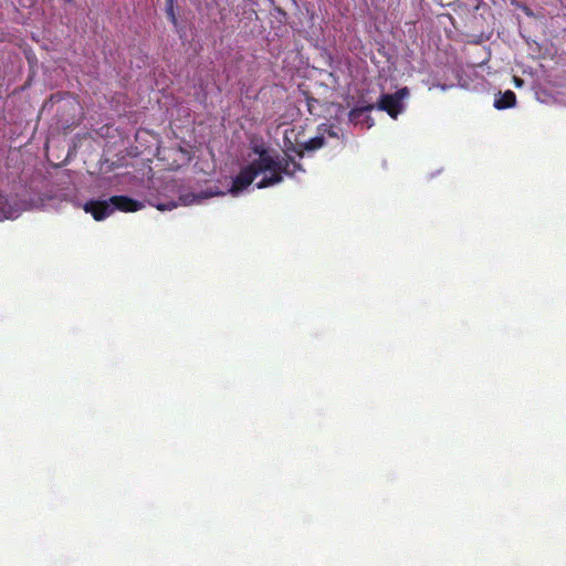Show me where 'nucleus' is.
<instances>
[{
  "label": "nucleus",
  "instance_id": "1",
  "mask_svg": "<svg viewBox=\"0 0 566 566\" xmlns=\"http://www.w3.org/2000/svg\"><path fill=\"white\" fill-rule=\"evenodd\" d=\"M273 161L268 158V150H259V158L254 159L233 178L230 192L235 195L247 189L260 174H268V169L273 168Z\"/></svg>",
  "mask_w": 566,
  "mask_h": 566
},
{
  "label": "nucleus",
  "instance_id": "2",
  "mask_svg": "<svg viewBox=\"0 0 566 566\" xmlns=\"http://www.w3.org/2000/svg\"><path fill=\"white\" fill-rule=\"evenodd\" d=\"M268 158L274 164L272 169H268L269 175H265L264 178L258 182L256 186L260 189L280 184L283 180V175L293 177L296 171H303L301 164L290 156L280 159L279 156L273 157L268 151Z\"/></svg>",
  "mask_w": 566,
  "mask_h": 566
},
{
  "label": "nucleus",
  "instance_id": "3",
  "mask_svg": "<svg viewBox=\"0 0 566 566\" xmlns=\"http://www.w3.org/2000/svg\"><path fill=\"white\" fill-rule=\"evenodd\" d=\"M284 144L290 151H294L298 156H303L304 151H316L325 145L323 136H316L311 139H298V133L295 129H287L284 133Z\"/></svg>",
  "mask_w": 566,
  "mask_h": 566
},
{
  "label": "nucleus",
  "instance_id": "4",
  "mask_svg": "<svg viewBox=\"0 0 566 566\" xmlns=\"http://www.w3.org/2000/svg\"><path fill=\"white\" fill-rule=\"evenodd\" d=\"M409 94L407 86L397 90L392 94H382L379 98V109L385 111L392 118H396L402 111V99Z\"/></svg>",
  "mask_w": 566,
  "mask_h": 566
},
{
  "label": "nucleus",
  "instance_id": "5",
  "mask_svg": "<svg viewBox=\"0 0 566 566\" xmlns=\"http://www.w3.org/2000/svg\"><path fill=\"white\" fill-rule=\"evenodd\" d=\"M85 213H91L94 220L101 221L113 213L109 200H90L84 206Z\"/></svg>",
  "mask_w": 566,
  "mask_h": 566
},
{
  "label": "nucleus",
  "instance_id": "6",
  "mask_svg": "<svg viewBox=\"0 0 566 566\" xmlns=\"http://www.w3.org/2000/svg\"><path fill=\"white\" fill-rule=\"evenodd\" d=\"M108 200L113 211H125L126 213H130V211H139V209L144 208L142 202L127 196H113Z\"/></svg>",
  "mask_w": 566,
  "mask_h": 566
},
{
  "label": "nucleus",
  "instance_id": "7",
  "mask_svg": "<svg viewBox=\"0 0 566 566\" xmlns=\"http://www.w3.org/2000/svg\"><path fill=\"white\" fill-rule=\"evenodd\" d=\"M516 104V94L512 90H506L505 92H500L499 95L495 96V101H493V106L497 109H506L515 106Z\"/></svg>",
  "mask_w": 566,
  "mask_h": 566
},
{
  "label": "nucleus",
  "instance_id": "8",
  "mask_svg": "<svg viewBox=\"0 0 566 566\" xmlns=\"http://www.w3.org/2000/svg\"><path fill=\"white\" fill-rule=\"evenodd\" d=\"M214 195H219V192L216 191H202L200 193H186L181 195L179 197V200H181V205L185 206H191L195 203H200L203 199H208L213 197Z\"/></svg>",
  "mask_w": 566,
  "mask_h": 566
},
{
  "label": "nucleus",
  "instance_id": "9",
  "mask_svg": "<svg viewBox=\"0 0 566 566\" xmlns=\"http://www.w3.org/2000/svg\"><path fill=\"white\" fill-rule=\"evenodd\" d=\"M15 216V208L9 202L6 196L0 193V220L12 219Z\"/></svg>",
  "mask_w": 566,
  "mask_h": 566
},
{
  "label": "nucleus",
  "instance_id": "10",
  "mask_svg": "<svg viewBox=\"0 0 566 566\" xmlns=\"http://www.w3.org/2000/svg\"><path fill=\"white\" fill-rule=\"evenodd\" d=\"M166 17L170 23L178 25V17L175 14L174 0H165Z\"/></svg>",
  "mask_w": 566,
  "mask_h": 566
},
{
  "label": "nucleus",
  "instance_id": "11",
  "mask_svg": "<svg viewBox=\"0 0 566 566\" xmlns=\"http://www.w3.org/2000/svg\"><path fill=\"white\" fill-rule=\"evenodd\" d=\"M318 104V99L314 97H307V111H310L311 114H316V105Z\"/></svg>",
  "mask_w": 566,
  "mask_h": 566
},
{
  "label": "nucleus",
  "instance_id": "12",
  "mask_svg": "<svg viewBox=\"0 0 566 566\" xmlns=\"http://www.w3.org/2000/svg\"><path fill=\"white\" fill-rule=\"evenodd\" d=\"M174 208H176V205L172 203V202H169L167 205H159V206H157V209L159 211H165V209H174Z\"/></svg>",
  "mask_w": 566,
  "mask_h": 566
},
{
  "label": "nucleus",
  "instance_id": "13",
  "mask_svg": "<svg viewBox=\"0 0 566 566\" xmlns=\"http://www.w3.org/2000/svg\"><path fill=\"white\" fill-rule=\"evenodd\" d=\"M292 129H295L296 133H298V139H304V129L303 127H293Z\"/></svg>",
  "mask_w": 566,
  "mask_h": 566
},
{
  "label": "nucleus",
  "instance_id": "14",
  "mask_svg": "<svg viewBox=\"0 0 566 566\" xmlns=\"http://www.w3.org/2000/svg\"><path fill=\"white\" fill-rule=\"evenodd\" d=\"M373 107H374L373 105H369V106H367V107L354 108V109L352 111V114L360 113V112H363V111H365V109H373Z\"/></svg>",
  "mask_w": 566,
  "mask_h": 566
},
{
  "label": "nucleus",
  "instance_id": "15",
  "mask_svg": "<svg viewBox=\"0 0 566 566\" xmlns=\"http://www.w3.org/2000/svg\"><path fill=\"white\" fill-rule=\"evenodd\" d=\"M66 3H72L73 0H64Z\"/></svg>",
  "mask_w": 566,
  "mask_h": 566
},
{
  "label": "nucleus",
  "instance_id": "16",
  "mask_svg": "<svg viewBox=\"0 0 566 566\" xmlns=\"http://www.w3.org/2000/svg\"><path fill=\"white\" fill-rule=\"evenodd\" d=\"M521 83H522V81L516 80V85H520Z\"/></svg>",
  "mask_w": 566,
  "mask_h": 566
}]
</instances>
